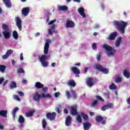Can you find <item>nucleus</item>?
I'll list each match as a JSON object with an SVG mask.
<instances>
[{
  "instance_id": "f257e3e1",
  "label": "nucleus",
  "mask_w": 130,
  "mask_h": 130,
  "mask_svg": "<svg viewBox=\"0 0 130 130\" xmlns=\"http://www.w3.org/2000/svg\"><path fill=\"white\" fill-rule=\"evenodd\" d=\"M113 23L118 31L121 34H124L125 27L127 26V22L123 21H114Z\"/></svg>"
},
{
  "instance_id": "f03ea898",
  "label": "nucleus",
  "mask_w": 130,
  "mask_h": 130,
  "mask_svg": "<svg viewBox=\"0 0 130 130\" xmlns=\"http://www.w3.org/2000/svg\"><path fill=\"white\" fill-rule=\"evenodd\" d=\"M41 98H51V95L49 93L45 94L44 93H42L41 94H39V93L37 92L32 96L33 100H35L36 102H39Z\"/></svg>"
},
{
  "instance_id": "7ed1b4c3",
  "label": "nucleus",
  "mask_w": 130,
  "mask_h": 130,
  "mask_svg": "<svg viewBox=\"0 0 130 130\" xmlns=\"http://www.w3.org/2000/svg\"><path fill=\"white\" fill-rule=\"evenodd\" d=\"M103 48L105 50H107L106 54L108 56H114L115 53L116 52V50L107 44H105L103 46Z\"/></svg>"
},
{
  "instance_id": "20e7f679",
  "label": "nucleus",
  "mask_w": 130,
  "mask_h": 130,
  "mask_svg": "<svg viewBox=\"0 0 130 130\" xmlns=\"http://www.w3.org/2000/svg\"><path fill=\"white\" fill-rule=\"evenodd\" d=\"M2 29L4 31L2 32V34L5 39H10L11 37V31L9 28V26L5 23L2 24Z\"/></svg>"
},
{
  "instance_id": "39448f33",
  "label": "nucleus",
  "mask_w": 130,
  "mask_h": 130,
  "mask_svg": "<svg viewBox=\"0 0 130 130\" xmlns=\"http://www.w3.org/2000/svg\"><path fill=\"white\" fill-rule=\"evenodd\" d=\"M50 57V55H43L41 57H39V59L42 63V65L44 68H46L48 66V64L47 62H46V60L48 59Z\"/></svg>"
},
{
  "instance_id": "423d86ee",
  "label": "nucleus",
  "mask_w": 130,
  "mask_h": 130,
  "mask_svg": "<svg viewBox=\"0 0 130 130\" xmlns=\"http://www.w3.org/2000/svg\"><path fill=\"white\" fill-rule=\"evenodd\" d=\"M94 66L96 70H98L100 72H102V73H103L105 75H107L109 73V70L108 69L104 68L103 66L100 64H95Z\"/></svg>"
},
{
  "instance_id": "0eeeda50",
  "label": "nucleus",
  "mask_w": 130,
  "mask_h": 130,
  "mask_svg": "<svg viewBox=\"0 0 130 130\" xmlns=\"http://www.w3.org/2000/svg\"><path fill=\"white\" fill-rule=\"evenodd\" d=\"M51 42V40L49 39L46 40V42L45 44V46L44 47V54H47L48 53V51L49 50V43Z\"/></svg>"
},
{
  "instance_id": "6e6552de",
  "label": "nucleus",
  "mask_w": 130,
  "mask_h": 130,
  "mask_svg": "<svg viewBox=\"0 0 130 130\" xmlns=\"http://www.w3.org/2000/svg\"><path fill=\"white\" fill-rule=\"evenodd\" d=\"M78 106L75 105V106H71L70 110V113L72 115L76 116L78 115Z\"/></svg>"
},
{
  "instance_id": "1a4fd4ad",
  "label": "nucleus",
  "mask_w": 130,
  "mask_h": 130,
  "mask_svg": "<svg viewBox=\"0 0 130 130\" xmlns=\"http://www.w3.org/2000/svg\"><path fill=\"white\" fill-rule=\"evenodd\" d=\"M56 116V113L53 112L52 113H47L46 114V117L47 119H49L51 121L54 120Z\"/></svg>"
},
{
  "instance_id": "9d476101",
  "label": "nucleus",
  "mask_w": 130,
  "mask_h": 130,
  "mask_svg": "<svg viewBox=\"0 0 130 130\" xmlns=\"http://www.w3.org/2000/svg\"><path fill=\"white\" fill-rule=\"evenodd\" d=\"M16 25L18 28L19 31H22V20H21V18H20V17H16Z\"/></svg>"
},
{
  "instance_id": "9b49d317",
  "label": "nucleus",
  "mask_w": 130,
  "mask_h": 130,
  "mask_svg": "<svg viewBox=\"0 0 130 130\" xmlns=\"http://www.w3.org/2000/svg\"><path fill=\"white\" fill-rule=\"evenodd\" d=\"M110 108H113V104L112 103H109L104 105L101 109L102 111H106V110L110 109Z\"/></svg>"
},
{
  "instance_id": "f8f14e48",
  "label": "nucleus",
  "mask_w": 130,
  "mask_h": 130,
  "mask_svg": "<svg viewBox=\"0 0 130 130\" xmlns=\"http://www.w3.org/2000/svg\"><path fill=\"white\" fill-rule=\"evenodd\" d=\"M75 22L72 20L68 19L66 21V27L67 28H74L75 26Z\"/></svg>"
},
{
  "instance_id": "ddd939ff",
  "label": "nucleus",
  "mask_w": 130,
  "mask_h": 130,
  "mask_svg": "<svg viewBox=\"0 0 130 130\" xmlns=\"http://www.w3.org/2000/svg\"><path fill=\"white\" fill-rule=\"evenodd\" d=\"M117 36V31H114L110 34L109 37L107 38V39H108V40H111V41H112L113 40H114V39H115Z\"/></svg>"
},
{
  "instance_id": "4468645a",
  "label": "nucleus",
  "mask_w": 130,
  "mask_h": 130,
  "mask_svg": "<svg viewBox=\"0 0 130 130\" xmlns=\"http://www.w3.org/2000/svg\"><path fill=\"white\" fill-rule=\"evenodd\" d=\"M86 84L88 87H91L94 85V79L93 78H88L86 80Z\"/></svg>"
},
{
  "instance_id": "2eb2a0df",
  "label": "nucleus",
  "mask_w": 130,
  "mask_h": 130,
  "mask_svg": "<svg viewBox=\"0 0 130 130\" xmlns=\"http://www.w3.org/2000/svg\"><path fill=\"white\" fill-rule=\"evenodd\" d=\"M65 124L66 126H70L72 124V117L67 116L65 121Z\"/></svg>"
},
{
  "instance_id": "dca6fc26",
  "label": "nucleus",
  "mask_w": 130,
  "mask_h": 130,
  "mask_svg": "<svg viewBox=\"0 0 130 130\" xmlns=\"http://www.w3.org/2000/svg\"><path fill=\"white\" fill-rule=\"evenodd\" d=\"M29 13H30V9L28 7H25L22 9V14L24 16H28V15H29Z\"/></svg>"
},
{
  "instance_id": "f3484780",
  "label": "nucleus",
  "mask_w": 130,
  "mask_h": 130,
  "mask_svg": "<svg viewBox=\"0 0 130 130\" xmlns=\"http://www.w3.org/2000/svg\"><path fill=\"white\" fill-rule=\"evenodd\" d=\"M78 13H79L80 15H81L83 18H86V14H85V9H84V8H83L82 7L78 8Z\"/></svg>"
},
{
  "instance_id": "a211bd4d",
  "label": "nucleus",
  "mask_w": 130,
  "mask_h": 130,
  "mask_svg": "<svg viewBox=\"0 0 130 130\" xmlns=\"http://www.w3.org/2000/svg\"><path fill=\"white\" fill-rule=\"evenodd\" d=\"M91 126H92V124L89 122H87L83 124V128L84 130H89Z\"/></svg>"
},
{
  "instance_id": "6ab92c4d",
  "label": "nucleus",
  "mask_w": 130,
  "mask_h": 130,
  "mask_svg": "<svg viewBox=\"0 0 130 130\" xmlns=\"http://www.w3.org/2000/svg\"><path fill=\"white\" fill-rule=\"evenodd\" d=\"M0 116L2 117H8V111L1 110L0 111Z\"/></svg>"
},
{
  "instance_id": "aec40b11",
  "label": "nucleus",
  "mask_w": 130,
  "mask_h": 130,
  "mask_svg": "<svg viewBox=\"0 0 130 130\" xmlns=\"http://www.w3.org/2000/svg\"><path fill=\"white\" fill-rule=\"evenodd\" d=\"M35 113V111L34 110H32L31 111H29L28 112L26 113L25 116L26 117H32Z\"/></svg>"
},
{
  "instance_id": "412c9836",
  "label": "nucleus",
  "mask_w": 130,
  "mask_h": 130,
  "mask_svg": "<svg viewBox=\"0 0 130 130\" xmlns=\"http://www.w3.org/2000/svg\"><path fill=\"white\" fill-rule=\"evenodd\" d=\"M72 71L74 74H75V75H80V74H81L80 70H79L77 67L72 68Z\"/></svg>"
},
{
  "instance_id": "4be33fe9",
  "label": "nucleus",
  "mask_w": 130,
  "mask_h": 130,
  "mask_svg": "<svg viewBox=\"0 0 130 130\" xmlns=\"http://www.w3.org/2000/svg\"><path fill=\"white\" fill-rule=\"evenodd\" d=\"M3 2L7 8H11V7H12V3H11V1L3 0Z\"/></svg>"
},
{
  "instance_id": "5701e85b",
  "label": "nucleus",
  "mask_w": 130,
  "mask_h": 130,
  "mask_svg": "<svg viewBox=\"0 0 130 130\" xmlns=\"http://www.w3.org/2000/svg\"><path fill=\"white\" fill-rule=\"evenodd\" d=\"M43 87H44V85L39 82H37L35 84V87L37 88V89H42Z\"/></svg>"
},
{
  "instance_id": "b1692460",
  "label": "nucleus",
  "mask_w": 130,
  "mask_h": 130,
  "mask_svg": "<svg viewBox=\"0 0 130 130\" xmlns=\"http://www.w3.org/2000/svg\"><path fill=\"white\" fill-rule=\"evenodd\" d=\"M104 118L103 117L100 116V115H96L95 117V120L97 122H101L102 120H103Z\"/></svg>"
},
{
  "instance_id": "393cba45",
  "label": "nucleus",
  "mask_w": 130,
  "mask_h": 130,
  "mask_svg": "<svg viewBox=\"0 0 130 130\" xmlns=\"http://www.w3.org/2000/svg\"><path fill=\"white\" fill-rule=\"evenodd\" d=\"M18 110H19V108L18 107H16L13 110L12 112V115L13 119H15V117H16V113H17V111H18Z\"/></svg>"
},
{
  "instance_id": "a878e982",
  "label": "nucleus",
  "mask_w": 130,
  "mask_h": 130,
  "mask_svg": "<svg viewBox=\"0 0 130 130\" xmlns=\"http://www.w3.org/2000/svg\"><path fill=\"white\" fill-rule=\"evenodd\" d=\"M10 89H14L17 88V83L15 81H11L10 84L9 85Z\"/></svg>"
},
{
  "instance_id": "bb28decb",
  "label": "nucleus",
  "mask_w": 130,
  "mask_h": 130,
  "mask_svg": "<svg viewBox=\"0 0 130 130\" xmlns=\"http://www.w3.org/2000/svg\"><path fill=\"white\" fill-rule=\"evenodd\" d=\"M81 116L83 118L84 120H86V121L89 120V117L87 115L84 113H81Z\"/></svg>"
},
{
  "instance_id": "cd10ccee",
  "label": "nucleus",
  "mask_w": 130,
  "mask_h": 130,
  "mask_svg": "<svg viewBox=\"0 0 130 130\" xmlns=\"http://www.w3.org/2000/svg\"><path fill=\"white\" fill-rule=\"evenodd\" d=\"M98 101L97 100H94L91 103V107H97L98 106Z\"/></svg>"
},
{
  "instance_id": "c85d7f7f",
  "label": "nucleus",
  "mask_w": 130,
  "mask_h": 130,
  "mask_svg": "<svg viewBox=\"0 0 130 130\" xmlns=\"http://www.w3.org/2000/svg\"><path fill=\"white\" fill-rule=\"evenodd\" d=\"M122 38L121 37L118 38L116 41L115 45L117 47H119L120 43H121Z\"/></svg>"
},
{
  "instance_id": "c756f323",
  "label": "nucleus",
  "mask_w": 130,
  "mask_h": 130,
  "mask_svg": "<svg viewBox=\"0 0 130 130\" xmlns=\"http://www.w3.org/2000/svg\"><path fill=\"white\" fill-rule=\"evenodd\" d=\"M18 122H19L20 124H23V123L25 122V119L24 118V117H23V116H19V117L18 118Z\"/></svg>"
},
{
  "instance_id": "7c9ffc66",
  "label": "nucleus",
  "mask_w": 130,
  "mask_h": 130,
  "mask_svg": "<svg viewBox=\"0 0 130 130\" xmlns=\"http://www.w3.org/2000/svg\"><path fill=\"white\" fill-rule=\"evenodd\" d=\"M123 75L126 79H129L130 73L127 71L124 70L123 72Z\"/></svg>"
},
{
  "instance_id": "2f4dec72",
  "label": "nucleus",
  "mask_w": 130,
  "mask_h": 130,
  "mask_svg": "<svg viewBox=\"0 0 130 130\" xmlns=\"http://www.w3.org/2000/svg\"><path fill=\"white\" fill-rule=\"evenodd\" d=\"M12 36L14 38V39H15V40H17L19 37V35H18V32L16 30H14L13 31Z\"/></svg>"
},
{
  "instance_id": "473e14b6",
  "label": "nucleus",
  "mask_w": 130,
  "mask_h": 130,
  "mask_svg": "<svg viewBox=\"0 0 130 130\" xmlns=\"http://www.w3.org/2000/svg\"><path fill=\"white\" fill-rule=\"evenodd\" d=\"M68 84L69 86H71V87H75L76 86V83L73 80H70L68 82Z\"/></svg>"
},
{
  "instance_id": "72a5a7b5",
  "label": "nucleus",
  "mask_w": 130,
  "mask_h": 130,
  "mask_svg": "<svg viewBox=\"0 0 130 130\" xmlns=\"http://www.w3.org/2000/svg\"><path fill=\"white\" fill-rule=\"evenodd\" d=\"M71 97L73 98V99H77L78 96H77V93H76V91L74 90H71Z\"/></svg>"
},
{
  "instance_id": "f704fd0d",
  "label": "nucleus",
  "mask_w": 130,
  "mask_h": 130,
  "mask_svg": "<svg viewBox=\"0 0 130 130\" xmlns=\"http://www.w3.org/2000/svg\"><path fill=\"white\" fill-rule=\"evenodd\" d=\"M6 69H7L6 66L0 65V72L1 73H5L6 72Z\"/></svg>"
},
{
  "instance_id": "c9c22d12",
  "label": "nucleus",
  "mask_w": 130,
  "mask_h": 130,
  "mask_svg": "<svg viewBox=\"0 0 130 130\" xmlns=\"http://www.w3.org/2000/svg\"><path fill=\"white\" fill-rule=\"evenodd\" d=\"M58 11H67V10H68V7L64 6H59L58 8Z\"/></svg>"
},
{
  "instance_id": "e433bc0d",
  "label": "nucleus",
  "mask_w": 130,
  "mask_h": 130,
  "mask_svg": "<svg viewBox=\"0 0 130 130\" xmlns=\"http://www.w3.org/2000/svg\"><path fill=\"white\" fill-rule=\"evenodd\" d=\"M42 127L44 128H46V125H47V122H46V120L45 119H43L42 121Z\"/></svg>"
},
{
  "instance_id": "4c0bfd02",
  "label": "nucleus",
  "mask_w": 130,
  "mask_h": 130,
  "mask_svg": "<svg viewBox=\"0 0 130 130\" xmlns=\"http://www.w3.org/2000/svg\"><path fill=\"white\" fill-rule=\"evenodd\" d=\"M102 55V52H99L97 54V55H96V59H97V60H98V61L100 60Z\"/></svg>"
},
{
  "instance_id": "58836bf2",
  "label": "nucleus",
  "mask_w": 130,
  "mask_h": 130,
  "mask_svg": "<svg viewBox=\"0 0 130 130\" xmlns=\"http://www.w3.org/2000/svg\"><path fill=\"white\" fill-rule=\"evenodd\" d=\"M17 72L18 74H25V71H24V70H23V69L21 68L18 69Z\"/></svg>"
},
{
  "instance_id": "ea45409f",
  "label": "nucleus",
  "mask_w": 130,
  "mask_h": 130,
  "mask_svg": "<svg viewBox=\"0 0 130 130\" xmlns=\"http://www.w3.org/2000/svg\"><path fill=\"white\" fill-rule=\"evenodd\" d=\"M60 107H61V106L60 105H58V107L56 108V111L58 114L61 112V111H60Z\"/></svg>"
},
{
  "instance_id": "a19ab883",
  "label": "nucleus",
  "mask_w": 130,
  "mask_h": 130,
  "mask_svg": "<svg viewBox=\"0 0 130 130\" xmlns=\"http://www.w3.org/2000/svg\"><path fill=\"white\" fill-rule=\"evenodd\" d=\"M76 119L78 121V122H79L81 123L82 122V118L81 117V116L80 115H78L76 117Z\"/></svg>"
},
{
  "instance_id": "79ce46f5",
  "label": "nucleus",
  "mask_w": 130,
  "mask_h": 130,
  "mask_svg": "<svg viewBox=\"0 0 130 130\" xmlns=\"http://www.w3.org/2000/svg\"><path fill=\"white\" fill-rule=\"evenodd\" d=\"M109 89H110V90H114V89H116V86H115V84H114V83H112L109 86Z\"/></svg>"
},
{
  "instance_id": "37998d69",
  "label": "nucleus",
  "mask_w": 130,
  "mask_h": 130,
  "mask_svg": "<svg viewBox=\"0 0 130 130\" xmlns=\"http://www.w3.org/2000/svg\"><path fill=\"white\" fill-rule=\"evenodd\" d=\"M96 98L97 100H99V101H101V102H104V100L103 99V98H101V96L99 95H96Z\"/></svg>"
},
{
  "instance_id": "c03bdc74",
  "label": "nucleus",
  "mask_w": 130,
  "mask_h": 130,
  "mask_svg": "<svg viewBox=\"0 0 130 130\" xmlns=\"http://www.w3.org/2000/svg\"><path fill=\"white\" fill-rule=\"evenodd\" d=\"M66 97L68 98V99H70L71 98V93H70V92L68 90H66L65 91Z\"/></svg>"
},
{
  "instance_id": "a18cd8bd",
  "label": "nucleus",
  "mask_w": 130,
  "mask_h": 130,
  "mask_svg": "<svg viewBox=\"0 0 130 130\" xmlns=\"http://www.w3.org/2000/svg\"><path fill=\"white\" fill-rule=\"evenodd\" d=\"M109 95H110V92H109V91H106L104 93V95L108 99H109Z\"/></svg>"
},
{
  "instance_id": "49530a36",
  "label": "nucleus",
  "mask_w": 130,
  "mask_h": 130,
  "mask_svg": "<svg viewBox=\"0 0 130 130\" xmlns=\"http://www.w3.org/2000/svg\"><path fill=\"white\" fill-rule=\"evenodd\" d=\"M121 81H122V79L119 77L116 78V80H115L116 83H120Z\"/></svg>"
},
{
  "instance_id": "de8ad7c7",
  "label": "nucleus",
  "mask_w": 130,
  "mask_h": 130,
  "mask_svg": "<svg viewBox=\"0 0 130 130\" xmlns=\"http://www.w3.org/2000/svg\"><path fill=\"white\" fill-rule=\"evenodd\" d=\"M42 90L43 92V93H46V92H47V91H48V88L47 87H43V88H42Z\"/></svg>"
},
{
  "instance_id": "09e8293b",
  "label": "nucleus",
  "mask_w": 130,
  "mask_h": 130,
  "mask_svg": "<svg viewBox=\"0 0 130 130\" xmlns=\"http://www.w3.org/2000/svg\"><path fill=\"white\" fill-rule=\"evenodd\" d=\"M6 54L8 56H10L11 54H13V50L11 49L8 50V51L6 52Z\"/></svg>"
},
{
  "instance_id": "8fccbe9b",
  "label": "nucleus",
  "mask_w": 130,
  "mask_h": 130,
  "mask_svg": "<svg viewBox=\"0 0 130 130\" xmlns=\"http://www.w3.org/2000/svg\"><path fill=\"white\" fill-rule=\"evenodd\" d=\"M14 99H15V100H16L17 101H21V99H20V98H19V96L17 95H14L13 96Z\"/></svg>"
},
{
  "instance_id": "3c124183",
  "label": "nucleus",
  "mask_w": 130,
  "mask_h": 130,
  "mask_svg": "<svg viewBox=\"0 0 130 130\" xmlns=\"http://www.w3.org/2000/svg\"><path fill=\"white\" fill-rule=\"evenodd\" d=\"M92 48L94 50H96V49H97V45L96 43H94L92 44Z\"/></svg>"
},
{
  "instance_id": "603ef678",
  "label": "nucleus",
  "mask_w": 130,
  "mask_h": 130,
  "mask_svg": "<svg viewBox=\"0 0 130 130\" xmlns=\"http://www.w3.org/2000/svg\"><path fill=\"white\" fill-rule=\"evenodd\" d=\"M60 95V92H57L55 93V98H57L58 97H59Z\"/></svg>"
},
{
  "instance_id": "864d4df0",
  "label": "nucleus",
  "mask_w": 130,
  "mask_h": 130,
  "mask_svg": "<svg viewBox=\"0 0 130 130\" xmlns=\"http://www.w3.org/2000/svg\"><path fill=\"white\" fill-rule=\"evenodd\" d=\"M8 57L9 56L7 54L2 56V58H3V59H7V58H8Z\"/></svg>"
},
{
  "instance_id": "5fc2aeb1",
  "label": "nucleus",
  "mask_w": 130,
  "mask_h": 130,
  "mask_svg": "<svg viewBox=\"0 0 130 130\" xmlns=\"http://www.w3.org/2000/svg\"><path fill=\"white\" fill-rule=\"evenodd\" d=\"M52 32H54L53 30H52L51 29H48V33L49 35H52Z\"/></svg>"
},
{
  "instance_id": "6e6d98bb",
  "label": "nucleus",
  "mask_w": 130,
  "mask_h": 130,
  "mask_svg": "<svg viewBox=\"0 0 130 130\" xmlns=\"http://www.w3.org/2000/svg\"><path fill=\"white\" fill-rule=\"evenodd\" d=\"M56 21V19H54V20H51L49 22V25H52L55 21Z\"/></svg>"
},
{
  "instance_id": "4d7b16f0",
  "label": "nucleus",
  "mask_w": 130,
  "mask_h": 130,
  "mask_svg": "<svg viewBox=\"0 0 130 130\" xmlns=\"http://www.w3.org/2000/svg\"><path fill=\"white\" fill-rule=\"evenodd\" d=\"M4 81H5V79H4V78H0V85H2V84H3Z\"/></svg>"
},
{
  "instance_id": "13d9d810",
  "label": "nucleus",
  "mask_w": 130,
  "mask_h": 130,
  "mask_svg": "<svg viewBox=\"0 0 130 130\" xmlns=\"http://www.w3.org/2000/svg\"><path fill=\"white\" fill-rule=\"evenodd\" d=\"M20 60H23L24 59V57L23 56V53H21L20 55Z\"/></svg>"
},
{
  "instance_id": "bf43d9fd",
  "label": "nucleus",
  "mask_w": 130,
  "mask_h": 130,
  "mask_svg": "<svg viewBox=\"0 0 130 130\" xmlns=\"http://www.w3.org/2000/svg\"><path fill=\"white\" fill-rule=\"evenodd\" d=\"M63 112H64V113L66 114H68V113H69V110H68V109H67V108H65V109L63 110Z\"/></svg>"
},
{
  "instance_id": "052dcab7",
  "label": "nucleus",
  "mask_w": 130,
  "mask_h": 130,
  "mask_svg": "<svg viewBox=\"0 0 130 130\" xmlns=\"http://www.w3.org/2000/svg\"><path fill=\"white\" fill-rule=\"evenodd\" d=\"M18 93L20 96H24V93L22 91H18Z\"/></svg>"
},
{
  "instance_id": "680f3d73",
  "label": "nucleus",
  "mask_w": 130,
  "mask_h": 130,
  "mask_svg": "<svg viewBox=\"0 0 130 130\" xmlns=\"http://www.w3.org/2000/svg\"><path fill=\"white\" fill-rule=\"evenodd\" d=\"M55 28V26L54 25H53L51 26V28L49 29H51L52 30L54 31V29Z\"/></svg>"
},
{
  "instance_id": "e2e57ef3",
  "label": "nucleus",
  "mask_w": 130,
  "mask_h": 130,
  "mask_svg": "<svg viewBox=\"0 0 130 130\" xmlns=\"http://www.w3.org/2000/svg\"><path fill=\"white\" fill-rule=\"evenodd\" d=\"M89 114H90V116H94L95 115V113L93 112H90L89 113Z\"/></svg>"
},
{
  "instance_id": "0e129e2a",
  "label": "nucleus",
  "mask_w": 130,
  "mask_h": 130,
  "mask_svg": "<svg viewBox=\"0 0 130 130\" xmlns=\"http://www.w3.org/2000/svg\"><path fill=\"white\" fill-rule=\"evenodd\" d=\"M11 62H12V66H15V62H16V61H15V60L13 59V60L11 61Z\"/></svg>"
},
{
  "instance_id": "69168bd1",
  "label": "nucleus",
  "mask_w": 130,
  "mask_h": 130,
  "mask_svg": "<svg viewBox=\"0 0 130 130\" xmlns=\"http://www.w3.org/2000/svg\"><path fill=\"white\" fill-rule=\"evenodd\" d=\"M38 36H40V32H37V33L35 34V37H38Z\"/></svg>"
},
{
  "instance_id": "338daca9",
  "label": "nucleus",
  "mask_w": 130,
  "mask_h": 130,
  "mask_svg": "<svg viewBox=\"0 0 130 130\" xmlns=\"http://www.w3.org/2000/svg\"><path fill=\"white\" fill-rule=\"evenodd\" d=\"M101 122H102V124H106V121L105 120H103L101 121Z\"/></svg>"
},
{
  "instance_id": "774afa93",
  "label": "nucleus",
  "mask_w": 130,
  "mask_h": 130,
  "mask_svg": "<svg viewBox=\"0 0 130 130\" xmlns=\"http://www.w3.org/2000/svg\"><path fill=\"white\" fill-rule=\"evenodd\" d=\"M127 103H128V104H130V97L127 99Z\"/></svg>"
}]
</instances>
